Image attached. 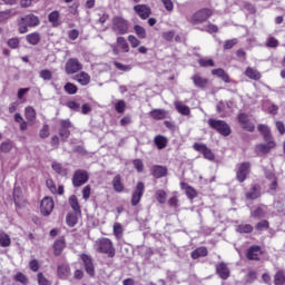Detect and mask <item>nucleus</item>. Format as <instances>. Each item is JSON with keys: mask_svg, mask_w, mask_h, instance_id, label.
Wrapping results in <instances>:
<instances>
[{"mask_svg": "<svg viewBox=\"0 0 285 285\" xmlns=\"http://www.w3.org/2000/svg\"><path fill=\"white\" fill-rule=\"evenodd\" d=\"M155 197L158 202V204H164L168 197V195L166 194V191L164 189H158L155 193Z\"/></svg>", "mask_w": 285, "mask_h": 285, "instance_id": "c03bdc74", "label": "nucleus"}, {"mask_svg": "<svg viewBox=\"0 0 285 285\" xmlns=\"http://www.w3.org/2000/svg\"><path fill=\"white\" fill-rule=\"evenodd\" d=\"M275 147V141L267 140V144H259L256 146V153L261 155H267Z\"/></svg>", "mask_w": 285, "mask_h": 285, "instance_id": "f3484780", "label": "nucleus"}, {"mask_svg": "<svg viewBox=\"0 0 285 285\" xmlns=\"http://www.w3.org/2000/svg\"><path fill=\"white\" fill-rule=\"evenodd\" d=\"M208 249L206 247H198L191 252V259H199V257H206Z\"/></svg>", "mask_w": 285, "mask_h": 285, "instance_id": "473e14b6", "label": "nucleus"}, {"mask_svg": "<svg viewBox=\"0 0 285 285\" xmlns=\"http://www.w3.org/2000/svg\"><path fill=\"white\" fill-rule=\"evenodd\" d=\"M168 174V169L164 166H154L153 167V175L156 179H161V177H166Z\"/></svg>", "mask_w": 285, "mask_h": 285, "instance_id": "bb28decb", "label": "nucleus"}, {"mask_svg": "<svg viewBox=\"0 0 285 285\" xmlns=\"http://www.w3.org/2000/svg\"><path fill=\"white\" fill-rule=\"evenodd\" d=\"M144 190H146V186L142 181H139L131 196V206H137L141 202V197H144Z\"/></svg>", "mask_w": 285, "mask_h": 285, "instance_id": "6e6552de", "label": "nucleus"}, {"mask_svg": "<svg viewBox=\"0 0 285 285\" xmlns=\"http://www.w3.org/2000/svg\"><path fill=\"white\" fill-rule=\"evenodd\" d=\"M185 190L188 199H195V197H197V191L195 190V188L187 186Z\"/></svg>", "mask_w": 285, "mask_h": 285, "instance_id": "680f3d73", "label": "nucleus"}, {"mask_svg": "<svg viewBox=\"0 0 285 285\" xmlns=\"http://www.w3.org/2000/svg\"><path fill=\"white\" fill-rule=\"evenodd\" d=\"M212 17L213 10L208 8H203L194 12L188 21L189 23H191V26H199V23H205V21H208Z\"/></svg>", "mask_w": 285, "mask_h": 285, "instance_id": "7ed1b4c3", "label": "nucleus"}, {"mask_svg": "<svg viewBox=\"0 0 285 285\" xmlns=\"http://www.w3.org/2000/svg\"><path fill=\"white\" fill-rule=\"evenodd\" d=\"M40 78L43 79V81H50V79H52V71L48 69L41 70Z\"/></svg>", "mask_w": 285, "mask_h": 285, "instance_id": "864d4df0", "label": "nucleus"}, {"mask_svg": "<svg viewBox=\"0 0 285 285\" xmlns=\"http://www.w3.org/2000/svg\"><path fill=\"white\" fill-rule=\"evenodd\" d=\"M57 275L60 279H68L70 277V266L66 263L58 265Z\"/></svg>", "mask_w": 285, "mask_h": 285, "instance_id": "dca6fc26", "label": "nucleus"}, {"mask_svg": "<svg viewBox=\"0 0 285 285\" xmlns=\"http://www.w3.org/2000/svg\"><path fill=\"white\" fill-rule=\"evenodd\" d=\"M216 273L220 279H228L230 277V269L226 263H219L216 265Z\"/></svg>", "mask_w": 285, "mask_h": 285, "instance_id": "2eb2a0df", "label": "nucleus"}, {"mask_svg": "<svg viewBox=\"0 0 285 285\" xmlns=\"http://www.w3.org/2000/svg\"><path fill=\"white\" fill-rule=\"evenodd\" d=\"M114 235L116 239H121V237H124V226H121V223L114 224Z\"/></svg>", "mask_w": 285, "mask_h": 285, "instance_id": "79ce46f5", "label": "nucleus"}, {"mask_svg": "<svg viewBox=\"0 0 285 285\" xmlns=\"http://www.w3.org/2000/svg\"><path fill=\"white\" fill-rule=\"evenodd\" d=\"M256 230H267L268 228V220H263L256 224Z\"/></svg>", "mask_w": 285, "mask_h": 285, "instance_id": "338daca9", "label": "nucleus"}, {"mask_svg": "<svg viewBox=\"0 0 285 285\" xmlns=\"http://www.w3.org/2000/svg\"><path fill=\"white\" fill-rule=\"evenodd\" d=\"M115 110L116 112H118L119 115H124V112H126V101L124 100H118L115 105Z\"/></svg>", "mask_w": 285, "mask_h": 285, "instance_id": "09e8293b", "label": "nucleus"}, {"mask_svg": "<svg viewBox=\"0 0 285 285\" xmlns=\"http://www.w3.org/2000/svg\"><path fill=\"white\" fill-rule=\"evenodd\" d=\"M128 41H129L131 48H137L141 43V41H139V39H137V37L132 36V35L128 36Z\"/></svg>", "mask_w": 285, "mask_h": 285, "instance_id": "0e129e2a", "label": "nucleus"}, {"mask_svg": "<svg viewBox=\"0 0 285 285\" xmlns=\"http://www.w3.org/2000/svg\"><path fill=\"white\" fill-rule=\"evenodd\" d=\"M112 187L116 193H124V183H121V176L117 175L112 179Z\"/></svg>", "mask_w": 285, "mask_h": 285, "instance_id": "2f4dec72", "label": "nucleus"}, {"mask_svg": "<svg viewBox=\"0 0 285 285\" xmlns=\"http://www.w3.org/2000/svg\"><path fill=\"white\" fill-rule=\"evenodd\" d=\"M83 65L79 62L78 59L71 58L66 62V72L67 75H75L79 72V70H82Z\"/></svg>", "mask_w": 285, "mask_h": 285, "instance_id": "0eeeda50", "label": "nucleus"}, {"mask_svg": "<svg viewBox=\"0 0 285 285\" xmlns=\"http://www.w3.org/2000/svg\"><path fill=\"white\" fill-rule=\"evenodd\" d=\"M274 284L275 285H284L285 284V272L278 269L274 275Z\"/></svg>", "mask_w": 285, "mask_h": 285, "instance_id": "c9c22d12", "label": "nucleus"}, {"mask_svg": "<svg viewBox=\"0 0 285 285\" xmlns=\"http://www.w3.org/2000/svg\"><path fill=\"white\" fill-rule=\"evenodd\" d=\"M128 20L119 16L112 18L111 30L115 32V35H128Z\"/></svg>", "mask_w": 285, "mask_h": 285, "instance_id": "20e7f679", "label": "nucleus"}, {"mask_svg": "<svg viewBox=\"0 0 285 285\" xmlns=\"http://www.w3.org/2000/svg\"><path fill=\"white\" fill-rule=\"evenodd\" d=\"M134 10L136 12V14H138V17H140V19H148V17H150L151 14V10L150 7L146 6V4H137L134 7Z\"/></svg>", "mask_w": 285, "mask_h": 285, "instance_id": "4468645a", "label": "nucleus"}, {"mask_svg": "<svg viewBox=\"0 0 285 285\" xmlns=\"http://www.w3.org/2000/svg\"><path fill=\"white\" fill-rule=\"evenodd\" d=\"M191 81L196 86V88H206L208 86V79L202 77L199 73H196L191 77Z\"/></svg>", "mask_w": 285, "mask_h": 285, "instance_id": "4be33fe9", "label": "nucleus"}, {"mask_svg": "<svg viewBox=\"0 0 285 285\" xmlns=\"http://www.w3.org/2000/svg\"><path fill=\"white\" fill-rule=\"evenodd\" d=\"M259 255H262V247L259 246H252L248 248L247 250V259H250V261H259Z\"/></svg>", "mask_w": 285, "mask_h": 285, "instance_id": "a211bd4d", "label": "nucleus"}, {"mask_svg": "<svg viewBox=\"0 0 285 285\" xmlns=\"http://www.w3.org/2000/svg\"><path fill=\"white\" fill-rule=\"evenodd\" d=\"M174 106L176 108V110L184 116H188L190 115V107L186 106L184 102L176 100L174 102Z\"/></svg>", "mask_w": 285, "mask_h": 285, "instance_id": "a878e982", "label": "nucleus"}, {"mask_svg": "<svg viewBox=\"0 0 285 285\" xmlns=\"http://www.w3.org/2000/svg\"><path fill=\"white\" fill-rule=\"evenodd\" d=\"M49 21L50 23H52L53 26H57V23H59V11H52L49 14Z\"/></svg>", "mask_w": 285, "mask_h": 285, "instance_id": "13d9d810", "label": "nucleus"}, {"mask_svg": "<svg viewBox=\"0 0 285 285\" xmlns=\"http://www.w3.org/2000/svg\"><path fill=\"white\" fill-rule=\"evenodd\" d=\"M266 46L267 48H277V46H279V41L275 39V37H269L267 38Z\"/></svg>", "mask_w": 285, "mask_h": 285, "instance_id": "052dcab7", "label": "nucleus"}, {"mask_svg": "<svg viewBox=\"0 0 285 285\" xmlns=\"http://www.w3.org/2000/svg\"><path fill=\"white\" fill-rule=\"evenodd\" d=\"M161 3L167 12H173V10H175V4L173 3V0H161Z\"/></svg>", "mask_w": 285, "mask_h": 285, "instance_id": "4d7b16f0", "label": "nucleus"}, {"mask_svg": "<svg viewBox=\"0 0 285 285\" xmlns=\"http://www.w3.org/2000/svg\"><path fill=\"white\" fill-rule=\"evenodd\" d=\"M63 88H65V91H67L68 95H77L78 88L76 87L75 83L67 82Z\"/></svg>", "mask_w": 285, "mask_h": 285, "instance_id": "3c124183", "label": "nucleus"}, {"mask_svg": "<svg viewBox=\"0 0 285 285\" xmlns=\"http://www.w3.org/2000/svg\"><path fill=\"white\" fill-rule=\"evenodd\" d=\"M69 204L76 213H79L81 210V207L79 206V200L77 199V196L72 195L69 198Z\"/></svg>", "mask_w": 285, "mask_h": 285, "instance_id": "a18cd8bd", "label": "nucleus"}, {"mask_svg": "<svg viewBox=\"0 0 285 285\" xmlns=\"http://www.w3.org/2000/svg\"><path fill=\"white\" fill-rule=\"evenodd\" d=\"M16 14H17V11H14V9L0 11V23H6V21H8V19L14 17Z\"/></svg>", "mask_w": 285, "mask_h": 285, "instance_id": "7c9ffc66", "label": "nucleus"}, {"mask_svg": "<svg viewBox=\"0 0 285 285\" xmlns=\"http://www.w3.org/2000/svg\"><path fill=\"white\" fill-rule=\"evenodd\" d=\"M250 174V163H242L237 166L236 170V179L239 181V184H244L246 181V178Z\"/></svg>", "mask_w": 285, "mask_h": 285, "instance_id": "423d86ee", "label": "nucleus"}, {"mask_svg": "<svg viewBox=\"0 0 285 285\" xmlns=\"http://www.w3.org/2000/svg\"><path fill=\"white\" fill-rule=\"evenodd\" d=\"M63 248H66V238L60 237L53 243V255L59 257L63 253Z\"/></svg>", "mask_w": 285, "mask_h": 285, "instance_id": "aec40b11", "label": "nucleus"}, {"mask_svg": "<svg viewBox=\"0 0 285 285\" xmlns=\"http://www.w3.org/2000/svg\"><path fill=\"white\" fill-rule=\"evenodd\" d=\"M134 168H136L137 173H144V161L141 159H135L132 161Z\"/></svg>", "mask_w": 285, "mask_h": 285, "instance_id": "e2e57ef3", "label": "nucleus"}, {"mask_svg": "<svg viewBox=\"0 0 285 285\" xmlns=\"http://www.w3.org/2000/svg\"><path fill=\"white\" fill-rule=\"evenodd\" d=\"M76 81L80 83V86H88L90 83V75L86 71H81L80 73L76 75Z\"/></svg>", "mask_w": 285, "mask_h": 285, "instance_id": "cd10ccee", "label": "nucleus"}, {"mask_svg": "<svg viewBox=\"0 0 285 285\" xmlns=\"http://www.w3.org/2000/svg\"><path fill=\"white\" fill-rule=\"evenodd\" d=\"M245 75L248 77V79H253L254 81H259V79H262V73L253 67H247Z\"/></svg>", "mask_w": 285, "mask_h": 285, "instance_id": "393cba45", "label": "nucleus"}, {"mask_svg": "<svg viewBox=\"0 0 285 285\" xmlns=\"http://www.w3.org/2000/svg\"><path fill=\"white\" fill-rule=\"evenodd\" d=\"M234 46H237V39H230V40H226L224 43V49L225 50H230Z\"/></svg>", "mask_w": 285, "mask_h": 285, "instance_id": "69168bd1", "label": "nucleus"}, {"mask_svg": "<svg viewBox=\"0 0 285 285\" xmlns=\"http://www.w3.org/2000/svg\"><path fill=\"white\" fill-rule=\"evenodd\" d=\"M212 75L219 77L220 79H223L225 81V83H230V77L228 76V73H226V71L222 68L218 69H213L212 70Z\"/></svg>", "mask_w": 285, "mask_h": 285, "instance_id": "c756f323", "label": "nucleus"}, {"mask_svg": "<svg viewBox=\"0 0 285 285\" xmlns=\"http://www.w3.org/2000/svg\"><path fill=\"white\" fill-rule=\"evenodd\" d=\"M258 132H261L265 139V141H268L271 139V128L266 125H258Z\"/></svg>", "mask_w": 285, "mask_h": 285, "instance_id": "a19ab883", "label": "nucleus"}, {"mask_svg": "<svg viewBox=\"0 0 285 285\" xmlns=\"http://www.w3.org/2000/svg\"><path fill=\"white\" fill-rule=\"evenodd\" d=\"M252 230H253V225L250 224H240L236 226V233L250 234Z\"/></svg>", "mask_w": 285, "mask_h": 285, "instance_id": "58836bf2", "label": "nucleus"}, {"mask_svg": "<svg viewBox=\"0 0 285 285\" xmlns=\"http://www.w3.org/2000/svg\"><path fill=\"white\" fill-rule=\"evenodd\" d=\"M134 30L139 39H146V29L144 27L136 24Z\"/></svg>", "mask_w": 285, "mask_h": 285, "instance_id": "8fccbe9b", "label": "nucleus"}, {"mask_svg": "<svg viewBox=\"0 0 285 285\" xmlns=\"http://www.w3.org/2000/svg\"><path fill=\"white\" fill-rule=\"evenodd\" d=\"M46 186H47V188H49V190H50V193H52V195H57V185H55V181L52 179H47Z\"/></svg>", "mask_w": 285, "mask_h": 285, "instance_id": "bf43d9fd", "label": "nucleus"}, {"mask_svg": "<svg viewBox=\"0 0 285 285\" xmlns=\"http://www.w3.org/2000/svg\"><path fill=\"white\" fill-rule=\"evenodd\" d=\"M117 46L122 50V52H130V46H128V42L126 41V38L118 37L117 38Z\"/></svg>", "mask_w": 285, "mask_h": 285, "instance_id": "e433bc0d", "label": "nucleus"}, {"mask_svg": "<svg viewBox=\"0 0 285 285\" xmlns=\"http://www.w3.org/2000/svg\"><path fill=\"white\" fill-rule=\"evenodd\" d=\"M70 128H72V122H70V120L60 121L59 136L61 137L62 141H66V139L70 137Z\"/></svg>", "mask_w": 285, "mask_h": 285, "instance_id": "f8f14e48", "label": "nucleus"}, {"mask_svg": "<svg viewBox=\"0 0 285 285\" xmlns=\"http://www.w3.org/2000/svg\"><path fill=\"white\" fill-rule=\"evenodd\" d=\"M53 208H55V200H52V198L47 196L41 200L40 212L45 217H48V215L52 213Z\"/></svg>", "mask_w": 285, "mask_h": 285, "instance_id": "9d476101", "label": "nucleus"}, {"mask_svg": "<svg viewBox=\"0 0 285 285\" xmlns=\"http://www.w3.org/2000/svg\"><path fill=\"white\" fill-rule=\"evenodd\" d=\"M81 258L85 264L86 272L92 277L95 275V265L92 264V258L86 254H83Z\"/></svg>", "mask_w": 285, "mask_h": 285, "instance_id": "6ab92c4d", "label": "nucleus"}, {"mask_svg": "<svg viewBox=\"0 0 285 285\" xmlns=\"http://www.w3.org/2000/svg\"><path fill=\"white\" fill-rule=\"evenodd\" d=\"M13 199H14V204L17 206H19V204H21V188L16 187L13 189Z\"/></svg>", "mask_w": 285, "mask_h": 285, "instance_id": "603ef678", "label": "nucleus"}, {"mask_svg": "<svg viewBox=\"0 0 285 285\" xmlns=\"http://www.w3.org/2000/svg\"><path fill=\"white\" fill-rule=\"evenodd\" d=\"M14 148V142L12 140H4L0 144V153L8 155Z\"/></svg>", "mask_w": 285, "mask_h": 285, "instance_id": "72a5a7b5", "label": "nucleus"}, {"mask_svg": "<svg viewBox=\"0 0 285 285\" xmlns=\"http://www.w3.org/2000/svg\"><path fill=\"white\" fill-rule=\"evenodd\" d=\"M238 121H239L242 128H244V130H247L248 132H253L255 130V125H253V122H250V120L248 119V115L239 114Z\"/></svg>", "mask_w": 285, "mask_h": 285, "instance_id": "ddd939ff", "label": "nucleus"}, {"mask_svg": "<svg viewBox=\"0 0 285 285\" xmlns=\"http://www.w3.org/2000/svg\"><path fill=\"white\" fill-rule=\"evenodd\" d=\"M24 117L29 121H35V119H37V111L32 107H26Z\"/></svg>", "mask_w": 285, "mask_h": 285, "instance_id": "4c0bfd02", "label": "nucleus"}, {"mask_svg": "<svg viewBox=\"0 0 285 285\" xmlns=\"http://www.w3.org/2000/svg\"><path fill=\"white\" fill-rule=\"evenodd\" d=\"M202 68H215V61L213 59L202 58L198 60Z\"/></svg>", "mask_w": 285, "mask_h": 285, "instance_id": "49530a36", "label": "nucleus"}, {"mask_svg": "<svg viewBox=\"0 0 285 285\" xmlns=\"http://www.w3.org/2000/svg\"><path fill=\"white\" fill-rule=\"evenodd\" d=\"M39 23H40L39 17L32 13L24 16L18 21L20 35H26V32H28V28H35L39 26Z\"/></svg>", "mask_w": 285, "mask_h": 285, "instance_id": "f03ea898", "label": "nucleus"}, {"mask_svg": "<svg viewBox=\"0 0 285 285\" xmlns=\"http://www.w3.org/2000/svg\"><path fill=\"white\" fill-rule=\"evenodd\" d=\"M149 117L156 120L166 119V117H168V111L165 109H154L149 112Z\"/></svg>", "mask_w": 285, "mask_h": 285, "instance_id": "5701e85b", "label": "nucleus"}, {"mask_svg": "<svg viewBox=\"0 0 285 285\" xmlns=\"http://www.w3.org/2000/svg\"><path fill=\"white\" fill-rule=\"evenodd\" d=\"M51 168H52V170H55V173H58V175H67L68 174V171L66 170V168H63V165H61V163L53 161L51 164Z\"/></svg>", "mask_w": 285, "mask_h": 285, "instance_id": "37998d69", "label": "nucleus"}, {"mask_svg": "<svg viewBox=\"0 0 285 285\" xmlns=\"http://www.w3.org/2000/svg\"><path fill=\"white\" fill-rule=\"evenodd\" d=\"M262 196V187L253 185L250 190L246 193V199H258Z\"/></svg>", "mask_w": 285, "mask_h": 285, "instance_id": "412c9836", "label": "nucleus"}, {"mask_svg": "<svg viewBox=\"0 0 285 285\" xmlns=\"http://www.w3.org/2000/svg\"><path fill=\"white\" fill-rule=\"evenodd\" d=\"M88 181V173L86 170H77L72 177V184L76 188L83 186Z\"/></svg>", "mask_w": 285, "mask_h": 285, "instance_id": "9b49d317", "label": "nucleus"}, {"mask_svg": "<svg viewBox=\"0 0 285 285\" xmlns=\"http://www.w3.org/2000/svg\"><path fill=\"white\" fill-rule=\"evenodd\" d=\"M208 126L212 127L213 130L219 132V135H223V137H228V135H230V126H228L224 120L210 118L208 120Z\"/></svg>", "mask_w": 285, "mask_h": 285, "instance_id": "39448f33", "label": "nucleus"}, {"mask_svg": "<svg viewBox=\"0 0 285 285\" xmlns=\"http://www.w3.org/2000/svg\"><path fill=\"white\" fill-rule=\"evenodd\" d=\"M268 213V207L266 205L259 206L254 212L250 213L252 217H255L256 219H262L266 217V214Z\"/></svg>", "mask_w": 285, "mask_h": 285, "instance_id": "b1692460", "label": "nucleus"}, {"mask_svg": "<svg viewBox=\"0 0 285 285\" xmlns=\"http://www.w3.org/2000/svg\"><path fill=\"white\" fill-rule=\"evenodd\" d=\"M14 279L16 282H20V284H28V277H26V275L21 274V273H18L16 276H14Z\"/></svg>", "mask_w": 285, "mask_h": 285, "instance_id": "774afa93", "label": "nucleus"}, {"mask_svg": "<svg viewBox=\"0 0 285 285\" xmlns=\"http://www.w3.org/2000/svg\"><path fill=\"white\" fill-rule=\"evenodd\" d=\"M37 277L39 285H52V283L48 278H46L43 273H38Z\"/></svg>", "mask_w": 285, "mask_h": 285, "instance_id": "6e6d98bb", "label": "nucleus"}, {"mask_svg": "<svg viewBox=\"0 0 285 285\" xmlns=\"http://www.w3.org/2000/svg\"><path fill=\"white\" fill-rule=\"evenodd\" d=\"M154 144H156L158 150H164V148H166V146H168V138L164 137L161 135H158L155 137Z\"/></svg>", "mask_w": 285, "mask_h": 285, "instance_id": "c85d7f7f", "label": "nucleus"}, {"mask_svg": "<svg viewBox=\"0 0 285 285\" xmlns=\"http://www.w3.org/2000/svg\"><path fill=\"white\" fill-rule=\"evenodd\" d=\"M27 41L31 46H37V43H39V41H41V36L38 32H33V33L27 36Z\"/></svg>", "mask_w": 285, "mask_h": 285, "instance_id": "ea45409f", "label": "nucleus"}, {"mask_svg": "<svg viewBox=\"0 0 285 285\" xmlns=\"http://www.w3.org/2000/svg\"><path fill=\"white\" fill-rule=\"evenodd\" d=\"M94 248L97 250V253H101L108 257H115V245L110 238H98L94 244Z\"/></svg>", "mask_w": 285, "mask_h": 285, "instance_id": "f257e3e1", "label": "nucleus"}, {"mask_svg": "<svg viewBox=\"0 0 285 285\" xmlns=\"http://www.w3.org/2000/svg\"><path fill=\"white\" fill-rule=\"evenodd\" d=\"M12 244L10 236L6 232L0 233V246L1 248H8Z\"/></svg>", "mask_w": 285, "mask_h": 285, "instance_id": "f704fd0d", "label": "nucleus"}, {"mask_svg": "<svg viewBox=\"0 0 285 285\" xmlns=\"http://www.w3.org/2000/svg\"><path fill=\"white\" fill-rule=\"evenodd\" d=\"M115 68H117V70H120L121 72H130V70H132V66L131 65H124L121 62H114Z\"/></svg>", "mask_w": 285, "mask_h": 285, "instance_id": "de8ad7c7", "label": "nucleus"}, {"mask_svg": "<svg viewBox=\"0 0 285 285\" xmlns=\"http://www.w3.org/2000/svg\"><path fill=\"white\" fill-rule=\"evenodd\" d=\"M39 137L41 139H47V137H50V126L43 125L42 129L39 132Z\"/></svg>", "mask_w": 285, "mask_h": 285, "instance_id": "5fc2aeb1", "label": "nucleus"}, {"mask_svg": "<svg viewBox=\"0 0 285 285\" xmlns=\"http://www.w3.org/2000/svg\"><path fill=\"white\" fill-rule=\"evenodd\" d=\"M194 149L197 150V153H202L205 159H208V161H213L215 159V154H213V150L208 148L205 144L195 142Z\"/></svg>", "mask_w": 285, "mask_h": 285, "instance_id": "1a4fd4ad", "label": "nucleus"}]
</instances>
